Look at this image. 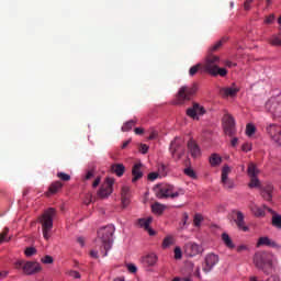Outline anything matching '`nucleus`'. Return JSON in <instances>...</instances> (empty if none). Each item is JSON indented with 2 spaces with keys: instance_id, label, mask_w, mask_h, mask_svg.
<instances>
[{
  "instance_id": "39",
  "label": "nucleus",
  "mask_w": 281,
  "mask_h": 281,
  "mask_svg": "<svg viewBox=\"0 0 281 281\" xmlns=\"http://www.w3.org/2000/svg\"><path fill=\"white\" fill-rule=\"evenodd\" d=\"M8 234H10V228H8V227H4L3 228V231H2V233L0 234V245H1V243H3V241H9L10 239H5V237L8 236Z\"/></svg>"
},
{
  "instance_id": "55",
  "label": "nucleus",
  "mask_w": 281,
  "mask_h": 281,
  "mask_svg": "<svg viewBox=\"0 0 281 281\" xmlns=\"http://www.w3.org/2000/svg\"><path fill=\"white\" fill-rule=\"evenodd\" d=\"M69 276H70V278H75V280L80 279V272H78V271H76V270H71V271L69 272Z\"/></svg>"
},
{
  "instance_id": "34",
  "label": "nucleus",
  "mask_w": 281,
  "mask_h": 281,
  "mask_svg": "<svg viewBox=\"0 0 281 281\" xmlns=\"http://www.w3.org/2000/svg\"><path fill=\"white\" fill-rule=\"evenodd\" d=\"M164 210H166V207L160 203L156 202L151 205V211L154 212V214H164Z\"/></svg>"
},
{
  "instance_id": "46",
  "label": "nucleus",
  "mask_w": 281,
  "mask_h": 281,
  "mask_svg": "<svg viewBox=\"0 0 281 281\" xmlns=\"http://www.w3.org/2000/svg\"><path fill=\"white\" fill-rule=\"evenodd\" d=\"M42 262L44 265H52L54 262V258L49 255H46L45 257L42 258Z\"/></svg>"
},
{
  "instance_id": "9",
  "label": "nucleus",
  "mask_w": 281,
  "mask_h": 281,
  "mask_svg": "<svg viewBox=\"0 0 281 281\" xmlns=\"http://www.w3.org/2000/svg\"><path fill=\"white\" fill-rule=\"evenodd\" d=\"M169 150L172 155V158L176 161H179V159L186 155V149L181 145V138H175L170 144Z\"/></svg>"
},
{
  "instance_id": "16",
  "label": "nucleus",
  "mask_w": 281,
  "mask_h": 281,
  "mask_svg": "<svg viewBox=\"0 0 281 281\" xmlns=\"http://www.w3.org/2000/svg\"><path fill=\"white\" fill-rule=\"evenodd\" d=\"M187 115L192 120H199L198 115H205V108L199 103H193L191 108L187 109Z\"/></svg>"
},
{
  "instance_id": "21",
  "label": "nucleus",
  "mask_w": 281,
  "mask_h": 281,
  "mask_svg": "<svg viewBox=\"0 0 281 281\" xmlns=\"http://www.w3.org/2000/svg\"><path fill=\"white\" fill-rule=\"evenodd\" d=\"M263 210H267L270 214H272V226L277 229H281V215L276 213L272 209L267 207L263 205Z\"/></svg>"
},
{
  "instance_id": "13",
  "label": "nucleus",
  "mask_w": 281,
  "mask_h": 281,
  "mask_svg": "<svg viewBox=\"0 0 281 281\" xmlns=\"http://www.w3.org/2000/svg\"><path fill=\"white\" fill-rule=\"evenodd\" d=\"M184 254L189 258H194V256H199V254H203V246L194 241H188L184 245Z\"/></svg>"
},
{
  "instance_id": "6",
  "label": "nucleus",
  "mask_w": 281,
  "mask_h": 281,
  "mask_svg": "<svg viewBox=\"0 0 281 281\" xmlns=\"http://www.w3.org/2000/svg\"><path fill=\"white\" fill-rule=\"evenodd\" d=\"M196 83H193L192 86H182L177 95L175 104H184L186 102H189V100H192V95L196 93Z\"/></svg>"
},
{
  "instance_id": "24",
  "label": "nucleus",
  "mask_w": 281,
  "mask_h": 281,
  "mask_svg": "<svg viewBox=\"0 0 281 281\" xmlns=\"http://www.w3.org/2000/svg\"><path fill=\"white\" fill-rule=\"evenodd\" d=\"M157 255L155 254H149L142 258L143 265H146L147 267H155V265H157Z\"/></svg>"
},
{
  "instance_id": "50",
  "label": "nucleus",
  "mask_w": 281,
  "mask_h": 281,
  "mask_svg": "<svg viewBox=\"0 0 281 281\" xmlns=\"http://www.w3.org/2000/svg\"><path fill=\"white\" fill-rule=\"evenodd\" d=\"M274 21H276V15H274V14H270V15H268V16L266 18L265 23H266L267 25H271V23H273Z\"/></svg>"
},
{
  "instance_id": "8",
  "label": "nucleus",
  "mask_w": 281,
  "mask_h": 281,
  "mask_svg": "<svg viewBox=\"0 0 281 281\" xmlns=\"http://www.w3.org/2000/svg\"><path fill=\"white\" fill-rule=\"evenodd\" d=\"M266 110L274 117H281V93L272 95L266 102Z\"/></svg>"
},
{
  "instance_id": "31",
  "label": "nucleus",
  "mask_w": 281,
  "mask_h": 281,
  "mask_svg": "<svg viewBox=\"0 0 281 281\" xmlns=\"http://www.w3.org/2000/svg\"><path fill=\"white\" fill-rule=\"evenodd\" d=\"M222 240L228 247V249H234V241L232 240V237L227 233L222 234Z\"/></svg>"
},
{
  "instance_id": "62",
  "label": "nucleus",
  "mask_w": 281,
  "mask_h": 281,
  "mask_svg": "<svg viewBox=\"0 0 281 281\" xmlns=\"http://www.w3.org/2000/svg\"><path fill=\"white\" fill-rule=\"evenodd\" d=\"M225 66L232 68V67H236V64L227 60V61H225Z\"/></svg>"
},
{
  "instance_id": "48",
  "label": "nucleus",
  "mask_w": 281,
  "mask_h": 281,
  "mask_svg": "<svg viewBox=\"0 0 281 281\" xmlns=\"http://www.w3.org/2000/svg\"><path fill=\"white\" fill-rule=\"evenodd\" d=\"M123 207H126L131 203V195H121Z\"/></svg>"
},
{
  "instance_id": "28",
  "label": "nucleus",
  "mask_w": 281,
  "mask_h": 281,
  "mask_svg": "<svg viewBox=\"0 0 281 281\" xmlns=\"http://www.w3.org/2000/svg\"><path fill=\"white\" fill-rule=\"evenodd\" d=\"M247 173H248V177H250V178L251 177H258V175H260V169H258L256 164L250 162L248 165Z\"/></svg>"
},
{
  "instance_id": "47",
  "label": "nucleus",
  "mask_w": 281,
  "mask_h": 281,
  "mask_svg": "<svg viewBox=\"0 0 281 281\" xmlns=\"http://www.w3.org/2000/svg\"><path fill=\"white\" fill-rule=\"evenodd\" d=\"M183 254L181 252V248L180 247H176L175 248V259L176 260H181Z\"/></svg>"
},
{
  "instance_id": "19",
  "label": "nucleus",
  "mask_w": 281,
  "mask_h": 281,
  "mask_svg": "<svg viewBox=\"0 0 281 281\" xmlns=\"http://www.w3.org/2000/svg\"><path fill=\"white\" fill-rule=\"evenodd\" d=\"M240 89H238V87L233 83L232 87L222 88L220 90V95H222V98H234V95H236V93H238Z\"/></svg>"
},
{
  "instance_id": "20",
  "label": "nucleus",
  "mask_w": 281,
  "mask_h": 281,
  "mask_svg": "<svg viewBox=\"0 0 281 281\" xmlns=\"http://www.w3.org/2000/svg\"><path fill=\"white\" fill-rule=\"evenodd\" d=\"M187 147L188 151L190 153L191 157H193V159H196V157H201V148L199 147L196 142L190 139L187 144Z\"/></svg>"
},
{
  "instance_id": "49",
  "label": "nucleus",
  "mask_w": 281,
  "mask_h": 281,
  "mask_svg": "<svg viewBox=\"0 0 281 281\" xmlns=\"http://www.w3.org/2000/svg\"><path fill=\"white\" fill-rule=\"evenodd\" d=\"M121 196H131V188L123 187L121 191Z\"/></svg>"
},
{
  "instance_id": "11",
  "label": "nucleus",
  "mask_w": 281,
  "mask_h": 281,
  "mask_svg": "<svg viewBox=\"0 0 281 281\" xmlns=\"http://www.w3.org/2000/svg\"><path fill=\"white\" fill-rule=\"evenodd\" d=\"M224 122V133L229 137L234 136L236 133V121L233 115L225 114L223 117Z\"/></svg>"
},
{
  "instance_id": "45",
  "label": "nucleus",
  "mask_w": 281,
  "mask_h": 281,
  "mask_svg": "<svg viewBox=\"0 0 281 281\" xmlns=\"http://www.w3.org/2000/svg\"><path fill=\"white\" fill-rule=\"evenodd\" d=\"M158 172L159 175H161V177H166L168 172V167H166V165H159Z\"/></svg>"
},
{
  "instance_id": "15",
  "label": "nucleus",
  "mask_w": 281,
  "mask_h": 281,
  "mask_svg": "<svg viewBox=\"0 0 281 281\" xmlns=\"http://www.w3.org/2000/svg\"><path fill=\"white\" fill-rule=\"evenodd\" d=\"M232 172V168H229V166L225 165L222 168V184L224 188H226V190H232L234 189V180L229 179V173Z\"/></svg>"
},
{
  "instance_id": "57",
  "label": "nucleus",
  "mask_w": 281,
  "mask_h": 281,
  "mask_svg": "<svg viewBox=\"0 0 281 281\" xmlns=\"http://www.w3.org/2000/svg\"><path fill=\"white\" fill-rule=\"evenodd\" d=\"M102 181V178L98 176L94 181L92 182V188H98L100 186V182Z\"/></svg>"
},
{
  "instance_id": "61",
  "label": "nucleus",
  "mask_w": 281,
  "mask_h": 281,
  "mask_svg": "<svg viewBox=\"0 0 281 281\" xmlns=\"http://www.w3.org/2000/svg\"><path fill=\"white\" fill-rule=\"evenodd\" d=\"M77 243H79V245H80L81 247H85V238H83V237H78V238H77Z\"/></svg>"
},
{
  "instance_id": "54",
  "label": "nucleus",
  "mask_w": 281,
  "mask_h": 281,
  "mask_svg": "<svg viewBox=\"0 0 281 281\" xmlns=\"http://www.w3.org/2000/svg\"><path fill=\"white\" fill-rule=\"evenodd\" d=\"M159 177L158 172H150L147 177L148 181H155Z\"/></svg>"
},
{
  "instance_id": "41",
  "label": "nucleus",
  "mask_w": 281,
  "mask_h": 281,
  "mask_svg": "<svg viewBox=\"0 0 281 281\" xmlns=\"http://www.w3.org/2000/svg\"><path fill=\"white\" fill-rule=\"evenodd\" d=\"M57 177L61 181H71V176H69L68 173H65V172H58Z\"/></svg>"
},
{
  "instance_id": "52",
  "label": "nucleus",
  "mask_w": 281,
  "mask_h": 281,
  "mask_svg": "<svg viewBox=\"0 0 281 281\" xmlns=\"http://www.w3.org/2000/svg\"><path fill=\"white\" fill-rule=\"evenodd\" d=\"M148 145L146 144H140L139 145V153H142L143 155H146V153H148Z\"/></svg>"
},
{
  "instance_id": "18",
  "label": "nucleus",
  "mask_w": 281,
  "mask_h": 281,
  "mask_svg": "<svg viewBox=\"0 0 281 281\" xmlns=\"http://www.w3.org/2000/svg\"><path fill=\"white\" fill-rule=\"evenodd\" d=\"M260 194L265 201H272L273 199V184L267 183L263 187H260Z\"/></svg>"
},
{
  "instance_id": "42",
  "label": "nucleus",
  "mask_w": 281,
  "mask_h": 281,
  "mask_svg": "<svg viewBox=\"0 0 281 281\" xmlns=\"http://www.w3.org/2000/svg\"><path fill=\"white\" fill-rule=\"evenodd\" d=\"M200 69H201V64H198V65L190 68L189 75L190 76H196V74L199 72Z\"/></svg>"
},
{
  "instance_id": "1",
  "label": "nucleus",
  "mask_w": 281,
  "mask_h": 281,
  "mask_svg": "<svg viewBox=\"0 0 281 281\" xmlns=\"http://www.w3.org/2000/svg\"><path fill=\"white\" fill-rule=\"evenodd\" d=\"M113 234H115V226L108 225L99 229L97 243L101 245V254L104 257L109 255V250L113 245Z\"/></svg>"
},
{
  "instance_id": "37",
  "label": "nucleus",
  "mask_w": 281,
  "mask_h": 281,
  "mask_svg": "<svg viewBox=\"0 0 281 281\" xmlns=\"http://www.w3.org/2000/svg\"><path fill=\"white\" fill-rule=\"evenodd\" d=\"M270 45H274L276 47H281V38L279 35H273L270 40H269Z\"/></svg>"
},
{
  "instance_id": "64",
  "label": "nucleus",
  "mask_w": 281,
  "mask_h": 281,
  "mask_svg": "<svg viewBox=\"0 0 281 281\" xmlns=\"http://www.w3.org/2000/svg\"><path fill=\"white\" fill-rule=\"evenodd\" d=\"M148 139H157V132H151Z\"/></svg>"
},
{
  "instance_id": "10",
  "label": "nucleus",
  "mask_w": 281,
  "mask_h": 281,
  "mask_svg": "<svg viewBox=\"0 0 281 281\" xmlns=\"http://www.w3.org/2000/svg\"><path fill=\"white\" fill-rule=\"evenodd\" d=\"M114 183H115V179L106 178L98 191V196L100 199H106L108 196H111V194H113V184Z\"/></svg>"
},
{
  "instance_id": "14",
  "label": "nucleus",
  "mask_w": 281,
  "mask_h": 281,
  "mask_svg": "<svg viewBox=\"0 0 281 281\" xmlns=\"http://www.w3.org/2000/svg\"><path fill=\"white\" fill-rule=\"evenodd\" d=\"M216 265H218V257L215 254H209L204 259L202 271H204V273H210Z\"/></svg>"
},
{
  "instance_id": "2",
  "label": "nucleus",
  "mask_w": 281,
  "mask_h": 281,
  "mask_svg": "<svg viewBox=\"0 0 281 281\" xmlns=\"http://www.w3.org/2000/svg\"><path fill=\"white\" fill-rule=\"evenodd\" d=\"M254 263L257 269H260L267 276L274 273L276 265H278V260H273L271 255L267 252H257L254 257Z\"/></svg>"
},
{
  "instance_id": "29",
  "label": "nucleus",
  "mask_w": 281,
  "mask_h": 281,
  "mask_svg": "<svg viewBox=\"0 0 281 281\" xmlns=\"http://www.w3.org/2000/svg\"><path fill=\"white\" fill-rule=\"evenodd\" d=\"M225 43H227V37H223L222 40L217 41L213 46L210 47L209 49L210 54L214 52H218V49L223 47Z\"/></svg>"
},
{
  "instance_id": "5",
  "label": "nucleus",
  "mask_w": 281,
  "mask_h": 281,
  "mask_svg": "<svg viewBox=\"0 0 281 281\" xmlns=\"http://www.w3.org/2000/svg\"><path fill=\"white\" fill-rule=\"evenodd\" d=\"M157 199H177L183 191H175V186L168 183L157 184L155 187Z\"/></svg>"
},
{
  "instance_id": "58",
  "label": "nucleus",
  "mask_w": 281,
  "mask_h": 281,
  "mask_svg": "<svg viewBox=\"0 0 281 281\" xmlns=\"http://www.w3.org/2000/svg\"><path fill=\"white\" fill-rule=\"evenodd\" d=\"M188 218H190L188 213H183V215H182V223H183V225H188Z\"/></svg>"
},
{
  "instance_id": "30",
  "label": "nucleus",
  "mask_w": 281,
  "mask_h": 281,
  "mask_svg": "<svg viewBox=\"0 0 281 281\" xmlns=\"http://www.w3.org/2000/svg\"><path fill=\"white\" fill-rule=\"evenodd\" d=\"M209 161L211 166L216 167V166H221L223 158L218 154H212Z\"/></svg>"
},
{
  "instance_id": "63",
  "label": "nucleus",
  "mask_w": 281,
  "mask_h": 281,
  "mask_svg": "<svg viewBox=\"0 0 281 281\" xmlns=\"http://www.w3.org/2000/svg\"><path fill=\"white\" fill-rule=\"evenodd\" d=\"M90 256H91V258L98 259V251L97 250H91Z\"/></svg>"
},
{
  "instance_id": "53",
  "label": "nucleus",
  "mask_w": 281,
  "mask_h": 281,
  "mask_svg": "<svg viewBox=\"0 0 281 281\" xmlns=\"http://www.w3.org/2000/svg\"><path fill=\"white\" fill-rule=\"evenodd\" d=\"M251 3H254V0H246L244 2V10H246V11L251 10Z\"/></svg>"
},
{
  "instance_id": "60",
  "label": "nucleus",
  "mask_w": 281,
  "mask_h": 281,
  "mask_svg": "<svg viewBox=\"0 0 281 281\" xmlns=\"http://www.w3.org/2000/svg\"><path fill=\"white\" fill-rule=\"evenodd\" d=\"M89 179H93V171H88L86 175V181H89Z\"/></svg>"
},
{
  "instance_id": "36",
  "label": "nucleus",
  "mask_w": 281,
  "mask_h": 281,
  "mask_svg": "<svg viewBox=\"0 0 281 281\" xmlns=\"http://www.w3.org/2000/svg\"><path fill=\"white\" fill-rule=\"evenodd\" d=\"M202 221H204L203 215H201V213H195L193 217L194 227H201Z\"/></svg>"
},
{
  "instance_id": "44",
  "label": "nucleus",
  "mask_w": 281,
  "mask_h": 281,
  "mask_svg": "<svg viewBox=\"0 0 281 281\" xmlns=\"http://www.w3.org/2000/svg\"><path fill=\"white\" fill-rule=\"evenodd\" d=\"M25 256H27V258L34 256L36 254V248L34 247H27L24 251Z\"/></svg>"
},
{
  "instance_id": "4",
  "label": "nucleus",
  "mask_w": 281,
  "mask_h": 281,
  "mask_svg": "<svg viewBox=\"0 0 281 281\" xmlns=\"http://www.w3.org/2000/svg\"><path fill=\"white\" fill-rule=\"evenodd\" d=\"M221 63V58L216 55L210 54L206 57L204 69L207 71V74H211V76H227V69L225 68H218V64Z\"/></svg>"
},
{
  "instance_id": "32",
  "label": "nucleus",
  "mask_w": 281,
  "mask_h": 281,
  "mask_svg": "<svg viewBox=\"0 0 281 281\" xmlns=\"http://www.w3.org/2000/svg\"><path fill=\"white\" fill-rule=\"evenodd\" d=\"M63 188V182L60 181H55L49 186L48 192L50 194H56L60 189Z\"/></svg>"
},
{
  "instance_id": "12",
  "label": "nucleus",
  "mask_w": 281,
  "mask_h": 281,
  "mask_svg": "<svg viewBox=\"0 0 281 281\" xmlns=\"http://www.w3.org/2000/svg\"><path fill=\"white\" fill-rule=\"evenodd\" d=\"M266 131L269 135V137L274 142V144H278V146H281V127L278 124H270L266 127Z\"/></svg>"
},
{
  "instance_id": "3",
  "label": "nucleus",
  "mask_w": 281,
  "mask_h": 281,
  "mask_svg": "<svg viewBox=\"0 0 281 281\" xmlns=\"http://www.w3.org/2000/svg\"><path fill=\"white\" fill-rule=\"evenodd\" d=\"M54 218H56V209L49 207L40 217V223L42 225V233L45 240L52 238V229H54Z\"/></svg>"
},
{
  "instance_id": "7",
  "label": "nucleus",
  "mask_w": 281,
  "mask_h": 281,
  "mask_svg": "<svg viewBox=\"0 0 281 281\" xmlns=\"http://www.w3.org/2000/svg\"><path fill=\"white\" fill-rule=\"evenodd\" d=\"M14 267L18 270H22L25 276H34V273L41 272V263L34 261L18 260L14 262Z\"/></svg>"
},
{
  "instance_id": "56",
  "label": "nucleus",
  "mask_w": 281,
  "mask_h": 281,
  "mask_svg": "<svg viewBox=\"0 0 281 281\" xmlns=\"http://www.w3.org/2000/svg\"><path fill=\"white\" fill-rule=\"evenodd\" d=\"M241 150H243L244 153H249V150H251V144L245 143V144L241 146Z\"/></svg>"
},
{
  "instance_id": "25",
  "label": "nucleus",
  "mask_w": 281,
  "mask_h": 281,
  "mask_svg": "<svg viewBox=\"0 0 281 281\" xmlns=\"http://www.w3.org/2000/svg\"><path fill=\"white\" fill-rule=\"evenodd\" d=\"M278 247L276 241L271 240L269 237H260L257 243V247Z\"/></svg>"
},
{
  "instance_id": "22",
  "label": "nucleus",
  "mask_w": 281,
  "mask_h": 281,
  "mask_svg": "<svg viewBox=\"0 0 281 281\" xmlns=\"http://www.w3.org/2000/svg\"><path fill=\"white\" fill-rule=\"evenodd\" d=\"M151 223H153V217L138 220V225L140 227H144V229H146V232H148L149 236H155V231H153V228H150Z\"/></svg>"
},
{
  "instance_id": "33",
  "label": "nucleus",
  "mask_w": 281,
  "mask_h": 281,
  "mask_svg": "<svg viewBox=\"0 0 281 281\" xmlns=\"http://www.w3.org/2000/svg\"><path fill=\"white\" fill-rule=\"evenodd\" d=\"M135 124H137V121H135V120L127 121L122 126L123 133H128V131H132V128H133V126H135Z\"/></svg>"
},
{
  "instance_id": "51",
  "label": "nucleus",
  "mask_w": 281,
  "mask_h": 281,
  "mask_svg": "<svg viewBox=\"0 0 281 281\" xmlns=\"http://www.w3.org/2000/svg\"><path fill=\"white\" fill-rule=\"evenodd\" d=\"M127 270L130 271V273H137V266L133 263H128Z\"/></svg>"
},
{
  "instance_id": "59",
  "label": "nucleus",
  "mask_w": 281,
  "mask_h": 281,
  "mask_svg": "<svg viewBox=\"0 0 281 281\" xmlns=\"http://www.w3.org/2000/svg\"><path fill=\"white\" fill-rule=\"evenodd\" d=\"M134 133H135L136 135H144V128H142V127H136V128L134 130Z\"/></svg>"
},
{
  "instance_id": "38",
  "label": "nucleus",
  "mask_w": 281,
  "mask_h": 281,
  "mask_svg": "<svg viewBox=\"0 0 281 281\" xmlns=\"http://www.w3.org/2000/svg\"><path fill=\"white\" fill-rule=\"evenodd\" d=\"M249 188H260V180L258 177H250Z\"/></svg>"
},
{
  "instance_id": "43",
  "label": "nucleus",
  "mask_w": 281,
  "mask_h": 281,
  "mask_svg": "<svg viewBox=\"0 0 281 281\" xmlns=\"http://www.w3.org/2000/svg\"><path fill=\"white\" fill-rule=\"evenodd\" d=\"M184 175H187V177H190L191 179H196V173L192 168H186Z\"/></svg>"
},
{
  "instance_id": "23",
  "label": "nucleus",
  "mask_w": 281,
  "mask_h": 281,
  "mask_svg": "<svg viewBox=\"0 0 281 281\" xmlns=\"http://www.w3.org/2000/svg\"><path fill=\"white\" fill-rule=\"evenodd\" d=\"M132 175H133L132 183L139 181V179L144 177V172H142V164H136L133 166Z\"/></svg>"
},
{
  "instance_id": "26",
  "label": "nucleus",
  "mask_w": 281,
  "mask_h": 281,
  "mask_svg": "<svg viewBox=\"0 0 281 281\" xmlns=\"http://www.w3.org/2000/svg\"><path fill=\"white\" fill-rule=\"evenodd\" d=\"M126 168L123 164H114L111 166V171L114 172L116 177H122Z\"/></svg>"
},
{
  "instance_id": "40",
  "label": "nucleus",
  "mask_w": 281,
  "mask_h": 281,
  "mask_svg": "<svg viewBox=\"0 0 281 281\" xmlns=\"http://www.w3.org/2000/svg\"><path fill=\"white\" fill-rule=\"evenodd\" d=\"M254 133H256V126L254 124H247L246 135H248V137H251V135H254Z\"/></svg>"
},
{
  "instance_id": "35",
  "label": "nucleus",
  "mask_w": 281,
  "mask_h": 281,
  "mask_svg": "<svg viewBox=\"0 0 281 281\" xmlns=\"http://www.w3.org/2000/svg\"><path fill=\"white\" fill-rule=\"evenodd\" d=\"M175 245V238L172 236L165 237L162 241V248L168 249V247Z\"/></svg>"
},
{
  "instance_id": "17",
  "label": "nucleus",
  "mask_w": 281,
  "mask_h": 281,
  "mask_svg": "<svg viewBox=\"0 0 281 281\" xmlns=\"http://www.w3.org/2000/svg\"><path fill=\"white\" fill-rule=\"evenodd\" d=\"M233 214L235 215L234 222L236 223L238 229H241V232H249V227L245 225V214L240 211H234Z\"/></svg>"
},
{
  "instance_id": "27",
  "label": "nucleus",
  "mask_w": 281,
  "mask_h": 281,
  "mask_svg": "<svg viewBox=\"0 0 281 281\" xmlns=\"http://www.w3.org/2000/svg\"><path fill=\"white\" fill-rule=\"evenodd\" d=\"M249 207L254 216H257V217L265 216V209L256 205V203H251Z\"/></svg>"
}]
</instances>
